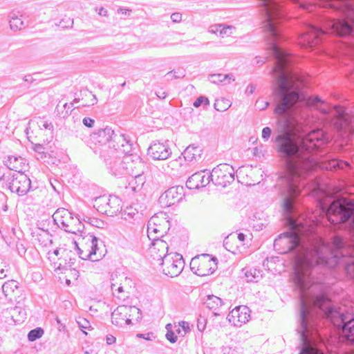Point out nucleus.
<instances>
[{
	"mask_svg": "<svg viewBox=\"0 0 354 354\" xmlns=\"http://www.w3.org/2000/svg\"><path fill=\"white\" fill-rule=\"evenodd\" d=\"M83 123L87 127H92L94 124V120L89 118H85L83 120Z\"/></svg>",
	"mask_w": 354,
	"mask_h": 354,
	"instance_id": "obj_62",
	"label": "nucleus"
},
{
	"mask_svg": "<svg viewBox=\"0 0 354 354\" xmlns=\"http://www.w3.org/2000/svg\"><path fill=\"white\" fill-rule=\"evenodd\" d=\"M234 167L229 164L222 163L212 169L211 179L216 186L226 187L234 182Z\"/></svg>",
	"mask_w": 354,
	"mask_h": 354,
	"instance_id": "obj_7",
	"label": "nucleus"
},
{
	"mask_svg": "<svg viewBox=\"0 0 354 354\" xmlns=\"http://www.w3.org/2000/svg\"><path fill=\"white\" fill-rule=\"evenodd\" d=\"M83 102L85 106L93 105L97 102L96 96L90 91L84 94Z\"/></svg>",
	"mask_w": 354,
	"mask_h": 354,
	"instance_id": "obj_44",
	"label": "nucleus"
},
{
	"mask_svg": "<svg viewBox=\"0 0 354 354\" xmlns=\"http://www.w3.org/2000/svg\"><path fill=\"white\" fill-rule=\"evenodd\" d=\"M209 104V100H208L207 97H204V96H200L199 97H198L195 102H194V106L195 107H199L201 105L203 104L205 106H207Z\"/></svg>",
	"mask_w": 354,
	"mask_h": 354,
	"instance_id": "obj_49",
	"label": "nucleus"
},
{
	"mask_svg": "<svg viewBox=\"0 0 354 354\" xmlns=\"http://www.w3.org/2000/svg\"><path fill=\"white\" fill-rule=\"evenodd\" d=\"M250 310L246 306H239L233 308L228 315V321L235 326H241L249 322Z\"/></svg>",
	"mask_w": 354,
	"mask_h": 354,
	"instance_id": "obj_20",
	"label": "nucleus"
},
{
	"mask_svg": "<svg viewBox=\"0 0 354 354\" xmlns=\"http://www.w3.org/2000/svg\"><path fill=\"white\" fill-rule=\"evenodd\" d=\"M335 126L339 130L344 129L354 132V117L339 115L337 118Z\"/></svg>",
	"mask_w": 354,
	"mask_h": 354,
	"instance_id": "obj_32",
	"label": "nucleus"
},
{
	"mask_svg": "<svg viewBox=\"0 0 354 354\" xmlns=\"http://www.w3.org/2000/svg\"><path fill=\"white\" fill-rule=\"evenodd\" d=\"M333 168H340V169H345L347 167H349V165L346 162H343L338 160H331L330 163Z\"/></svg>",
	"mask_w": 354,
	"mask_h": 354,
	"instance_id": "obj_50",
	"label": "nucleus"
},
{
	"mask_svg": "<svg viewBox=\"0 0 354 354\" xmlns=\"http://www.w3.org/2000/svg\"><path fill=\"white\" fill-rule=\"evenodd\" d=\"M44 333V330L41 328L33 329L30 330L28 335V340L30 342L35 341L36 339L41 337Z\"/></svg>",
	"mask_w": 354,
	"mask_h": 354,
	"instance_id": "obj_45",
	"label": "nucleus"
},
{
	"mask_svg": "<svg viewBox=\"0 0 354 354\" xmlns=\"http://www.w3.org/2000/svg\"><path fill=\"white\" fill-rule=\"evenodd\" d=\"M3 292L6 297L11 301H19L21 297V291L17 281L10 280L4 283L2 286Z\"/></svg>",
	"mask_w": 354,
	"mask_h": 354,
	"instance_id": "obj_26",
	"label": "nucleus"
},
{
	"mask_svg": "<svg viewBox=\"0 0 354 354\" xmlns=\"http://www.w3.org/2000/svg\"><path fill=\"white\" fill-rule=\"evenodd\" d=\"M10 28L15 31L21 30L24 26L23 21L18 17H13L10 20Z\"/></svg>",
	"mask_w": 354,
	"mask_h": 354,
	"instance_id": "obj_46",
	"label": "nucleus"
},
{
	"mask_svg": "<svg viewBox=\"0 0 354 354\" xmlns=\"http://www.w3.org/2000/svg\"><path fill=\"white\" fill-rule=\"evenodd\" d=\"M339 12L344 15V19L334 20L331 29L339 37L350 35L354 32V8Z\"/></svg>",
	"mask_w": 354,
	"mask_h": 354,
	"instance_id": "obj_9",
	"label": "nucleus"
},
{
	"mask_svg": "<svg viewBox=\"0 0 354 354\" xmlns=\"http://www.w3.org/2000/svg\"><path fill=\"white\" fill-rule=\"evenodd\" d=\"M272 50L277 60V68L281 69L286 63L290 62V56L285 52L279 49L275 44L272 45Z\"/></svg>",
	"mask_w": 354,
	"mask_h": 354,
	"instance_id": "obj_34",
	"label": "nucleus"
},
{
	"mask_svg": "<svg viewBox=\"0 0 354 354\" xmlns=\"http://www.w3.org/2000/svg\"><path fill=\"white\" fill-rule=\"evenodd\" d=\"M184 195L183 187H172L162 195L160 198L161 203L167 207H170L180 201Z\"/></svg>",
	"mask_w": 354,
	"mask_h": 354,
	"instance_id": "obj_24",
	"label": "nucleus"
},
{
	"mask_svg": "<svg viewBox=\"0 0 354 354\" xmlns=\"http://www.w3.org/2000/svg\"><path fill=\"white\" fill-rule=\"evenodd\" d=\"M93 207L100 212L114 216L122 209V201L114 195H103L95 199Z\"/></svg>",
	"mask_w": 354,
	"mask_h": 354,
	"instance_id": "obj_8",
	"label": "nucleus"
},
{
	"mask_svg": "<svg viewBox=\"0 0 354 354\" xmlns=\"http://www.w3.org/2000/svg\"><path fill=\"white\" fill-rule=\"evenodd\" d=\"M205 153L201 145L191 144L184 149L181 156L176 160V162L174 164V166H182L183 165V160L187 162H195L203 159Z\"/></svg>",
	"mask_w": 354,
	"mask_h": 354,
	"instance_id": "obj_15",
	"label": "nucleus"
},
{
	"mask_svg": "<svg viewBox=\"0 0 354 354\" xmlns=\"http://www.w3.org/2000/svg\"><path fill=\"white\" fill-rule=\"evenodd\" d=\"M190 268L198 276H208L216 270L217 261L207 254L198 255L191 260Z\"/></svg>",
	"mask_w": 354,
	"mask_h": 354,
	"instance_id": "obj_5",
	"label": "nucleus"
},
{
	"mask_svg": "<svg viewBox=\"0 0 354 354\" xmlns=\"http://www.w3.org/2000/svg\"><path fill=\"white\" fill-rule=\"evenodd\" d=\"M317 109H319L323 113H328L330 111V107L324 102V105L318 104Z\"/></svg>",
	"mask_w": 354,
	"mask_h": 354,
	"instance_id": "obj_61",
	"label": "nucleus"
},
{
	"mask_svg": "<svg viewBox=\"0 0 354 354\" xmlns=\"http://www.w3.org/2000/svg\"><path fill=\"white\" fill-rule=\"evenodd\" d=\"M206 324H207V320L205 318H199L198 319V322H197V328L201 332H203L205 330V329L206 328Z\"/></svg>",
	"mask_w": 354,
	"mask_h": 354,
	"instance_id": "obj_55",
	"label": "nucleus"
},
{
	"mask_svg": "<svg viewBox=\"0 0 354 354\" xmlns=\"http://www.w3.org/2000/svg\"><path fill=\"white\" fill-rule=\"evenodd\" d=\"M41 126L44 124H39V123H32L27 129V135L28 139H36L37 138L42 137L44 135V129Z\"/></svg>",
	"mask_w": 354,
	"mask_h": 354,
	"instance_id": "obj_35",
	"label": "nucleus"
},
{
	"mask_svg": "<svg viewBox=\"0 0 354 354\" xmlns=\"http://www.w3.org/2000/svg\"><path fill=\"white\" fill-rule=\"evenodd\" d=\"M48 259L53 261L55 266L59 264L58 276L62 283L70 286L77 280L78 271L68 263L74 259L71 251L64 249L55 250L53 253L48 252Z\"/></svg>",
	"mask_w": 354,
	"mask_h": 354,
	"instance_id": "obj_3",
	"label": "nucleus"
},
{
	"mask_svg": "<svg viewBox=\"0 0 354 354\" xmlns=\"http://www.w3.org/2000/svg\"><path fill=\"white\" fill-rule=\"evenodd\" d=\"M231 105V101L225 97H219L214 102V108L218 111H226Z\"/></svg>",
	"mask_w": 354,
	"mask_h": 354,
	"instance_id": "obj_39",
	"label": "nucleus"
},
{
	"mask_svg": "<svg viewBox=\"0 0 354 354\" xmlns=\"http://www.w3.org/2000/svg\"><path fill=\"white\" fill-rule=\"evenodd\" d=\"M208 178L205 177V175L198 172L188 178L186 185L190 189H196L205 187Z\"/></svg>",
	"mask_w": 354,
	"mask_h": 354,
	"instance_id": "obj_29",
	"label": "nucleus"
},
{
	"mask_svg": "<svg viewBox=\"0 0 354 354\" xmlns=\"http://www.w3.org/2000/svg\"><path fill=\"white\" fill-rule=\"evenodd\" d=\"M327 142L321 130L313 131L302 138L298 145L297 141L288 133L278 135L274 140L277 151L286 156H292L303 151H310L322 147Z\"/></svg>",
	"mask_w": 354,
	"mask_h": 354,
	"instance_id": "obj_1",
	"label": "nucleus"
},
{
	"mask_svg": "<svg viewBox=\"0 0 354 354\" xmlns=\"http://www.w3.org/2000/svg\"><path fill=\"white\" fill-rule=\"evenodd\" d=\"M248 244L249 241L246 240L243 233H232L225 239L223 242L225 248L233 254L241 252L248 247Z\"/></svg>",
	"mask_w": 354,
	"mask_h": 354,
	"instance_id": "obj_17",
	"label": "nucleus"
},
{
	"mask_svg": "<svg viewBox=\"0 0 354 354\" xmlns=\"http://www.w3.org/2000/svg\"><path fill=\"white\" fill-rule=\"evenodd\" d=\"M67 106H68V104L66 102L58 104L56 107V109H55L57 115L62 116V117L67 116L70 113L69 110H66V107Z\"/></svg>",
	"mask_w": 354,
	"mask_h": 354,
	"instance_id": "obj_48",
	"label": "nucleus"
},
{
	"mask_svg": "<svg viewBox=\"0 0 354 354\" xmlns=\"http://www.w3.org/2000/svg\"><path fill=\"white\" fill-rule=\"evenodd\" d=\"M126 306L117 308L111 314V321L115 325H129Z\"/></svg>",
	"mask_w": 354,
	"mask_h": 354,
	"instance_id": "obj_30",
	"label": "nucleus"
},
{
	"mask_svg": "<svg viewBox=\"0 0 354 354\" xmlns=\"http://www.w3.org/2000/svg\"><path fill=\"white\" fill-rule=\"evenodd\" d=\"M137 209L132 207L129 206L127 207L121 213V218L124 221H131L134 218L136 215L137 214Z\"/></svg>",
	"mask_w": 354,
	"mask_h": 354,
	"instance_id": "obj_41",
	"label": "nucleus"
},
{
	"mask_svg": "<svg viewBox=\"0 0 354 354\" xmlns=\"http://www.w3.org/2000/svg\"><path fill=\"white\" fill-rule=\"evenodd\" d=\"M266 12L269 24L266 32L268 34L275 37L277 35V30L275 24L272 21L280 16L279 6L274 0H262Z\"/></svg>",
	"mask_w": 354,
	"mask_h": 354,
	"instance_id": "obj_18",
	"label": "nucleus"
},
{
	"mask_svg": "<svg viewBox=\"0 0 354 354\" xmlns=\"http://www.w3.org/2000/svg\"><path fill=\"white\" fill-rule=\"evenodd\" d=\"M60 24L63 28H68L72 26L73 20L70 17L65 16V17L61 21Z\"/></svg>",
	"mask_w": 354,
	"mask_h": 354,
	"instance_id": "obj_54",
	"label": "nucleus"
},
{
	"mask_svg": "<svg viewBox=\"0 0 354 354\" xmlns=\"http://www.w3.org/2000/svg\"><path fill=\"white\" fill-rule=\"evenodd\" d=\"M351 216L354 224V204L345 203L344 201L332 203L327 212L328 219L333 224L344 222Z\"/></svg>",
	"mask_w": 354,
	"mask_h": 354,
	"instance_id": "obj_4",
	"label": "nucleus"
},
{
	"mask_svg": "<svg viewBox=\"0 0 354 354\" xmlns=\"http://www.w3.org/2000/svg\"><path fill=\"white\" fill-rule=\"evenodd\" d=\"M206 305L209 308L213 310L215 315L218 314V310L222 306V300L218 297L214 295H209L206 300Z\"/></svg>",
	"mask_w": 354,
	"mask_h": 354,
	"instance_id": "obj_37",
	"label": "nucleus"
},
{
	"mask_svg": "<svg viewBox=\"0 0 354 354\" xmlns=\"http://www.w3.org/2000/svg\"><path fill=\"white\" fill-rule=\"evenodd\" d=\"M308 103L310 105H315L316 106L319 104H320V105L324 104V102L323 100H322L318 96H313V97H310L308 100Z\"/></svg>",
	"mask_w": 354,
	"mask_h": 354,
	"instance_id": "obj_52",
	"label": "nucleus"
},
{
	"mask_svg": "<svg viewBox=\"0 0 354 354\" xmlns=\"http://www.w3.org/2000/svg\"><path fill=\"white\" fill-rule=\"evenodd\" d=\"M239 181L245 185H254L259 182L256 170L252 167H241L237 171Z\"/></svg>",
	"mask_w": 354,
	"mask_h": 354,
	"instance_id": "obj_25",
	"label": "nucleus"
},
{
	"mask_svg": "<svg viewBox=\"0 0 354 354\" xmlns=\"http://www.w3.org/2000/svg\"><path fill=\"white\" fill-rule=\"evenodd\" d=\"M127 309V316L128 317V324H135L141 319L142 313L139 308L136 306H126Z\"/></svg>",
	"mask_w": 354,
	"mask_h": 354,
	"instance_id": "obj_33",
	"label": "nucleus"
},
{
	"mask_svg": "<svg viewBox=\"0 0 354 354\" xmlns=\"http://www.w3.org/2000/svg\"><path fill=\"white\" fill-rule=\"evenodd\" d=\"M184 265L182 255L178 253H170L162 261V271L165 274L174 277L183 271Z\"/></svg>",
	"mask_w": 354,
	"mask_h": 354,
	"instance_id": "obj_13",
	"label": "nucleus"
},
{
	"mask_svg": "<svg viewBox=\"0 0 354 354\" xmlns=\"http://www.w3.org/2000/svg\"><path fill=\"white\" fill-rule=\"evenodd\" d=\"M166 328L167 330L166 337L171 343L177 341L178 335L183 337L190 330L189 323L185 321L178 324H168Z\"/></svg>",
	"mask_w": 354,
	"mask_h": 354,
	"instance_id": "obj_22",
	"label": "nucleus"
},
{
	"mask_svg": "<svg viewBox=\"0 0 354 354\" xmlns=\"http://www.w3.org/2000/svg\"><path fill=\"white\" fill-rule=\"evenodd\" d=\"M301 169L299 167L297 162L290 159L286 160L284 167V176L283 178H286V180L290 183V191L293 195H297L299 193L295 183L301 176Z\"/></svg>",
	"mask_w": 354,
	"mask_h": 354,
	"instance_id": "obj_14",
	"label": "nucleus"
},
{
	"mask_svg": "<svg viewBox=\"0 0 354 354\" xmlns=\"http://www.w3.org/2000/svg\"><path fill=\"white\" fill-rule=\"evenodd\" d=\"M6 265L3 259L0 258V279H3L6 277Z\"/></svg>",
	"mask_w": 354,
	"mask_h": 354,
	"instance_id": "obj_56",
	"label": "nucleus"
},
{
	"mask_svg": "<svg viewBox=\"0 0 354 354\" xmlns=\"http://www.w3.org/2000/svg\"><path fill=\"white\" fill-rule=\"evenodd\" d=\"M145 183V177L142 175L136 176L129 183L133 191L140 189Z\"/></svg>",
	"mask_w": 354,
	"mask_h": 354,
	"instance_id": "obj_42",
	"label": "nucleus"
},
{
	"mask_svg": "<svg viewBox=\"0 0 354 354\" xmlns=\"http://www.w3.org/2000/svg\"><path fill=\"white\" fill-rule=\"evenodd\" d=\"M298 243V236L293 233L279 236L275 240L274 246L279 253L285 254L293 250Z\"/></svg>",
	"mask_w": 354,
	"mask_h": 354,
	"instance_id": "obj_21",
	"label": "nucleus"
},
{
	"mask_svg": "<svg viewBox=\"0 0 354 354\" xmlns=\"http://www.w3.org/2000/svg\"><path fill=\"white\" fill-rule=\"evenodd\" d=\"M211 77L212 82L214 84L222 83L225 81L230 84L231 82L234 81V78L232 75L214 74Z\"/></svg>",
	"mask_w": 354,
	"mask_h": 354,
	"instance_id": "obj_40",
	"label": "nucleus"
},
{
	"mask_svg": "<svg viewBox=\"0 0 354 354\" xmlns=\"http://www.w3.org/2000/svg\"><path fill=\"white\" fill-rule=\"evenodd\" d=\"M111 288L112 293L121 298L133 292L135 286L132 280L124 274H115L111 278Z\"/></svg>",
	"mask_w": 354,
	"mask_h": 354,
	"instance_id": "obj_12",
	"label": "nucleus"
},
{
	"mask_svg": "<svg viewBox=\"0 0 354 354\" xmlns=\"http://www.w3.org/2000/svg\"><path fill=\"white\" fill-rule=\"evenodd\" d=\"M169 229V221L163 214H156L149 220L147 227L149 239H160Z\"/></svg>",
	"mask_w": 354,
	"mask_h": 354,
	"instance_id": "obj_10",
	"label": "nucleus"
},
{
	"mask_svg": "<svg viewBox=\"0 0 354 354\" xmlns=\"http://www.w3.org/2000/svg\"><path fill=\"white\" fill-rule=\"evenodd\" d=\"M293 204V199L292 198H286L283 203V207L284 209L288 211L290 210Z\"/></svg>",
	"mask_w": 354,
	"mask_h": 354,
	"instance_id": "obj_57",
	"label": "nucleus"
},
{
	"mask_svg": "<svg viewBox=\"0 0 354 354\" xmlns=\"http://www.w3.org/2000/svg\"><path fill=\"white\" fill-rule=\"evenodd\" d=\"M347 272L352 277H354V263H350L346 267Z\"/></svg>",
	"mask_w": 354,
	"mask_h": 354,
	"instance_id": "obj_63",
	"label": "nucleus"
},
{
	"mask_svg": "<svg viewBox=\"0 0 354 354\" xmlns=\"http://www.w3.org/2000/svg\"><path fill=\"white\" fill-rule=\"evenodd\" d=\"M256 105L259 110H263L268 106V102L263 100H259L256 102Z\"/></svg>",
	"mask_w": 354,
	"mask_h": 354,
	"instance_id": "obj_58",
	"label": "nucleus"
},
{
	"mask_svg": "<svg viewBox=\"0 0 354 354\" xmlns=\"http://www.w3.org/2000/svg\"><path fill=\"white\" fill-rule=\"evenodd\" d=\"M299 82V78L297 75L292 73H285L279 77L277 84L281 101L274 110L276 113H283L297 103L299 100V93L297 91Z\"/></svg>",
	"mask_w": 354,
	"mask_h": 354,
	"instance_id": "obj_2",
	"label": "nucleus"
},
{
	"mask_svg": "<svg viewBox=\"0 0 354 354\" xmlns=\"http://www.w3.org/2000/svg\"><path fill=\"white\" fill-rule=\"evenodd\" d=\"M55 223L59 227H63L66 231L75 233L80 227V221L74 218L72 214L66 209H58L53 215Z\"/></svg>",
	"mask_w": 354,
	"mask_h": 354,
	"instance_id": "obj_11",
	"label": "nucleus"
},
{
	"mask_svg": "<svg viewBox=\"0 0 354 354\" xmlns=\"http://www.w3.org/2000/svg\"><path fill=\"white\" fill-rule=\"evenodd\" d=\"M106 342L108 344H113L116 342V338L112 335H108L106 337Z\"/></svg>",
	"mask_w": 354,
	"mask_h": 354,
	"instance_id": "obj_64",
	"label": "nucleus"
},
{
	"mask_svg": "<svg viewBox=\"0 0 354 354\" xmlns=\"http://www.w3.org/2000/svg\"><path fill=\"white\" fill-rule=\"evenodd\" d=\"M271 135V129L269 127H265L262 130V137L263 138L268 140Z\"/></svg>",
	"mask_w": 354,
	"mask_h": 354,
	"instance_id": "obj_59",
	"label": "nucleus"
},
{
	"mask_svg": "<svg viewBox=\"0 0 354 354\" xmlns=\"http://www.w3.org/2000/svg\"><path fill=\"white\" fill-rule=\"evenodd\" d=\"M30 180L21 171H19L12 176V179L9 183V188L12 192L19 195H24L30 189Z\"/></svg>",
	"mask_w": 354,
	"mask_h": 354,
	"instance_id": "obj_19",
	"label": "nucleus"
},
{
	"mask_svg": "<svg viewBox=\"0 0 354 354\" xmlns=\"http://www.w3.org/2000/svg\"><path fill=\"white\" fill-rule=\"evenodd\" d=\"M171 153L169 148L160 142H155L151 145L147 151V155L153 160L166 159Z\"/></svg>",
	"mask_w": 354,
	"mask_h": 354,
	"instance_id": "obj_27",
	"label": "nucleus"
},
{
	"mask_svg": "<svg viewBox=\"0 0 354 354\" xmlns=\"http://www.w3.org/2000/svg\"><path fill=\"white\" fill-rule=\"evenodd\" d=\"M342 330L346 338L351 342H354V319L346 322L343 326Z\"/></svg>",
	"mask_w": 354,
	"mask_h": 354,
	"instance_id": "obj_38",
	"label": "nucleus"
},
{
	"mask_svg": "<svg viewBox=\"0 0 354 354\" xmlns=\"http://www.w3.org/2000/svg\"><path fill=\"white\" fill-rule=\"evenodd\" d=\"M6 164L10 169L14 170L17 173L21 171L24 162L21 157L10 156L6 161Z\"/></svg>",
	"mask_w": 354,
	"mask_h": 354,
	"instance_id": "obj_36",
	"label": "nucleus"
},
{
	"mask_svg": "<svg viewBox=\"0 0 354 354\" xmlns=\"http://www.w3.org/2000/svg\"><path fill=\"white\" fill-rule=\"evenodd\" d=\"M324 33L322 30L310 27L307 32L301 35V38L304 39L302 45L308 46L317 45L319 43L318 38L319 35Z\"/></svg>",
	"mask_w": 354,
	"mask_h": 354,
	"instance_id": "obj_28",
	"label": "nucleus"
},
{
	"mask_svg": "<svg viewBox=\"0 0 354 354\" xmlns=\"http://www.w3.org/2000/svg\"><path fill=\"white\" fill-rule=\"evenodd\" d=\"M244 275L247 282H252L259 277V272L254 268H246L244 269Z\"/></svg>",
	"mask_w": 354,
	"mask_h": 354,
	"instance_id": "obj_43",
	"label": "nucleus"
},
{
	"mask_svg": "<svg viewBox=\"0 0 354 354\" xmlns=\"http://www.w3.org/2000/svg\"><path fill=\"white\" fill-rule=\"evenodd\" d=\"M77 323H78L79 326L82 328V332L85 335L88 334V332L86 331V330H91V326L90 325V323L86 319L80 317L78 318Z\"/></svg>",
	"mask_w": 354,
	"mask_h": 354,
	"instance_id": "obj_47",
	"label": "nucleus"
},
{
	"mask_svg": "<svg viewBox=\"0 0 354 354\" xmlns=\"http://www.w3.org/2000/svg\"><path fill=\"white\" fill-rule=\"evenodd\" d=\"M171 19L173 22L174 23H178L182 19V15L180 13H174L171 15Z\"/></svg>",
	"mask_w": 354,
	"mask_h": 354,
	"instance_id": "obj_60",
	"label": "nucleus"
},
{
	"mask_svg": "<svg viewBox=\"0 0 354 354\" xmlns=\"http://www.w3.org/2000/svg\"><path fill=\"white\" fill-rule=\"evenodd\" d=\"M299 7L307 12H313L316 8V5L308 2H304L299 4Z\"/></svg>",
	"mask_w": 354,
	"mask_h": 354,
	"instance_id": "obj_51",
	"label": "nucleus"
},
{
	"mask_svg": "<svg viewBox=\"0 0 354 354\" xmlns=\"http://www.w3.org/2000/svg\"><path fill=\"white\" fill-rule=\"evenodd\" d=\"M96 238L89 236L81 239L76 244L79 250L80 257L83 260L90 259L93 261H98L104 255L97 248Z\"/></svg>",
	"mask_w": 354,
	"mask_h": 354,
	"instance_id": "obj_6",
	"label": "nucleus"
},
{
	"mask_svg": "<svg viewBox=\"0 0 354 354\" xmlns=\"http://www.w3.org/2000/svg\"><path fill=\"white\" fill-rule=\"evenodd\" d=\"M234 31V28L232 26L215 24L210 27L209 32L215 36L219 35L222 38H225L230 37Z\"/></svg>",
	"mask_w": 354,
	"mask_h": 354,
	"instance_id": "obj_31",
	"label": "nucleus"
},
{
	"mask_svg": "<svg viewBox=\"0 0 354 354\" xmlns=\"http://www.w3.org/2000/svg\"><path fill=\"white\" fill-rule=\"evenodd\" d=\"M319 254L315 253L314 255L306 257L304 259H298L296 263V274L297 275L298 280L302 283V276L306 275L308 272L310 268L317 264H328V261L324 259H320L318 257Z\"/></svg>",
	"mask_w": 354,
	"mask_h": 354,
	"instance_id": "obj_16",
	"label": "nucleus"
},
{
	"mask_svg": "<svg viewBox=\"0 0 354 354\" xmlns=\"http://www.w3.org/2000/svg\"><path fill=\"white\" fill-rule=\"evenodd\" d=\"M300 354H323L321 351L313 347H304Z\"/></svg>",
	"mask_w": 354,
	"mask_h": 354,
	"instance_id": "obj_53",
	"label": "nucleus"
},
{
	"mask_svg": "<svg viewBox=\"0 0 354 354\" xmlns=\"http://www.w3.org/2000/svg\"><path fill=\"white\" fill-rule=\"evenodd\" d=\"M151 239L153 242L148 250L149 255L155 261H163L168 252L167 243L158 238Z\"/></svg>",
	"mask_w": 354,
	"mask_h": 354,
	"instance_id": "obj_23",
	"label": "nucleus"
}]
</instances>
